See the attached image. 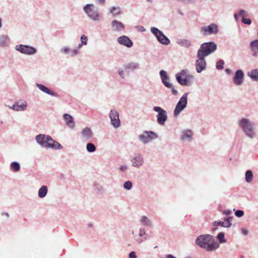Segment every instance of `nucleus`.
<instances>
[{"instance_id":"obj_1","label":"nucleus","mask_w":258,"mask_h":258,"mask_svg":"<svg viewBox=\"0 0 258 258\" xmlns=\"http://www.w3.org/2000/svg\"><path fill=\"white\" fill-rule=\"evenodd\" d=\"M195 244L207 251H215L220 247V244L215 237L209 234L198 236L195 240Z\"/></svg>"},{"instance_id":"obj_2","label":"nucleus","mask_w":258,"mask_h":258,"mask_svg":"<svg viewBox=\"0 0 258 258\" xmlns=\"http://www.w3.org/2000/svg\"><path fill=\"white\" fill-rule=\"evenodd\" d=\"M237 123L245 137L251 140L256 137L257 133L255 124L251 119L242 117L238 120Z\"/></svg>"},{"instance_id":"obj_3","label":"nucleus","mask_w":258,"mask_h":258,"mask_svg":"<svg viewBox=\"0 0 258 258\" xmlns=\"http://www.w3.org/2000/svg\"><path fill=\"white\" fill-rule=\"evenodd\" d=\"M37 143L42 148L60 150L62 146L49 135L39 134L35 137Z\"/></svg>"},{"instance_id":"obj_4","label":"nucleus","mask_w":258,"mask_h":258,"mask_svg":"<svg viewBox=\"0 0 258 258\" xmlns=\"http://www.w3.org/2000/svg\"><path fill=\"white\" fill-rule=\"evenodd\" d=\"M83 10L90 20L97 22L102 20V15L94 5L88 4L84 7Z\"/></svg>"},{"instance_id":"obj_5","label":"nucleus","mask_w":258,"mask_h":258,"mask_svg":"<svg viewBox=\"0 0 258 258\" xmlns=\"http://www.w3.org/2000/svg\"><path fill=\"white\" fill-rule=\"evenodd\" d=\"M177 82L182 86H188L191 85L194 79L187 70H182L175 75Z\"/></svg>"},{"instance_id":"obj_6","label":"nucleus","mask_w":258,"mask_h":258,"mask_svg":"<svg viewBox=\"0 0 258 258\" xmlns=\"http://www.w3.org/2000/svg\"><path fill=\"white\" fill-rule=\"evenodd\" d=\"M217 45L213 41L204 42L201 44L197 53L199 55L207 57L216 51Z\"/></svg>"},{"instance_id":"obj_7","label":"nucleus","mask_w":258,"mask_h":258,"mask_svg":"<svg viewBox=\"0 0 258 258\" xmlns=\"http://www.w3.org/2000/svg\"><path fill=\"white\" fill-rule=\"evenodd\" d=\"M188 93H185L179 99L176 105L173 114L175 117L178 116L182 111L186 107L187 104V96Z\"/></svg>"},{"instance_id":"obj_8","label":"nucleus","mask_w":258,"mask_h":258,"mask_svg":"<svg viewBox=\"0 0 258 258\" xmlns=\"http://www.w3.org/2000/svg\"><path fill=\"white\" fill-rule=\"evenodd\" d=\"M218 32V26L215 23H211L209 25L203 26L200 29V33L203 36L216 35Z\"/></svg>"},{"instance_id":"obj_9","label":"nucleus","mask_w":258,"mask_h":258,"mask_svg":"<svg viewBox=\"0 0 258 258\" xmlns=\"http://www.w3.org/2000/svg\"><path fill=\"white\" fill-rule=\"evenodd\" d=\"M153 110L158 113L156 117L158 124L164 125L168 118L167 111L159 106L154 107Z\"/></svg>"},{"instance_id":"obj_10","label":"nucleus","mask_w":258,"mask_h":258,"mask_svg":"<svg viewBox=\"0 0 258 258\" xmlns=\"http://www.w3.org/2000/svg\"><path fill=\"white\" fill-rule=\"evenodd\" d=\"M158 138L157 135L153 131H144L143 134L138 136V139L141 142L148 144L154 139Z\"/></svg>"},{"instance_id":"obj_11","label":"nucleus","mask_w":258,"mask_h":258,"mask_svg":"<svg viewBox=\"0 0 258 258\" xmlns=\"http://www.w3.org/2000/svg\"><path fill=\"white\" fill-rule=\"evenodd\" d=\"M159 74L162 82L164 85L168 88L171 89L172 93L174 95H176L178 94V92L175 89H174L173 85L168 82V80H169V77L168 76L166 72L164 70H161L160 71Z\"/></svg>"},{"instance_id":"obj_12","label":"nucleus","mask_w":258,"mask_h":258,"mask_svg":"<svg viewBox=\"0 0 258 258\" xmlns=\"http://www.w3.org/2000/svg\"><path fill=\"white\" fill-rule=\"evenodd\" d=\"M15 49L21 53L27 55H32L35 54L37 52V49L30 45L18 44L15 46Z\"/></svg>"},{"instance_id":"obj_13","label":"nucleus","mask_w":258,"mask_h":258,"mask_svg":"<svg viewBox=\"0 0 258 258\" xmlns=\"http://www.w3.org/2000/svg\"><path fill=\"white\" fill-rule=\"evenodd\" d=\"M109 118L111 125L117 128L120 126V121L119 117V113L116 109H111L109 113Z\"/></svg>"},{"instance_id":"obj_14","label":"nucleus","mask_w":258,"mask_h":258,"mask_svg":"<svg viewBox=\"0 0 258 258\" xmlns=\"http://www.w3.org/2000/svg\"><path fill=\"white\" fill-rule=\"evenodd\" d=\"M197 57L198 58L195 61L196 70L197 73H200L206 70L207 63L204 56L199 55L197 54Z\"/></svg>"},{"instance_id":"obj_15","label":"nucleus","mask_w":258,"mask_h":258,"mask_svg":"<svg viewBox=\"0 0 258 258\" xmlns=\"http://www.w3.org/2000/svg\"><path fill=\"white\" fill-rule=\"evenodd\" d=\"M132 165L137 168H139L144 164V161L142 155L140 153L134 154V157L131 160Z\"/></svg>"},{"instance_id":"obj_16","label":"nucleus","mask_w":258,"mask_h":258,"mask_svg":"<svg viewBox=\"0 0 258 258\" xmlns=\"http://www.w3.org/2000/svg\"><path fill=\"white\" fill-rule=\"evenodd\" d=\"M244 73L241 70H237L234 73L233 82L236 86H240L243 83Z\"/></svg>"},{"instance_id":"obj_17","label":"nucleus","mask_w":258,"mask_h":258,"mask_svg":"<svg viewBox=\"0 0 258 258\" xmlns=\"http://www.w3.org/2000/svg\"><path fill=\"white\" fill-rule=\"evenodd\" d=\"M117 41L119 44L125 46L127 48H131L133 46V41L127 36H121L117 38Z\"/></svg>"},{"instance_id":"obj_18","label":"nucleus","mask_w":258,"mask_h":258,"mask_svg":"<svg viewBox=\"0 0 258 258\" xmlns=\"http://www.w3.org/2000/svg\"><path fill=\"white\" fill-rule=\"evenodd\" d=\"M233 217H228L225 218L224 221H215L213 222L214 226H220L225 228H229L231 226V221L232 220Z\"/></svg>"},{"instance_id":"obj_19","label":"nucleus","mask_w":258,"mask_h":258,"mask_svg":"<svg viewBox=\"0 0 258 258\" xmlns=\"http://www.w3.org/2000/svg\"><path fill=\"white\" fill-rule=\"evenodd\" d=\"M111 28L113 31L119 32L124 29L125 26L124 24L116 20H113L111 23Z\"/></svg>"},{"instance_id":"obj_20","label":"nucleus","mask_w":258,"mask_h":258,"mask_svg":"<svg viewBox=\"0 0 258 258\" xmlns=\"http://www.w3.org/2000/svg\"><path fill=\"white\" fill-rule=\"evenodd\" d=\"M63 118L67 126L70 128L74 129L75 126V123L73 116L69 114L64 113L63 115Z\"/></svg>"},{"instance_id":"obj_21","label":"nucleus","mask_w":258,"mask_h":258,"mask_svg":"<svg viewBox=\"0 0 258 258\" xmlns=\"http://www.w3.org/2000/svg\"><path fill=\"white\" fill-rule=\"evenodd\" d=\"M192 132L191 130L187 129L182 131L180 139L182 141H190L192 139Z\"/></svg>"},{"instance_id":"obj_22","label":"nucleus","mask_w":258,"mask_h":258,"mask_svg":"<svg viewBox=\"0 0 258 258\" xmlns=\"http://www.w3.org/2000/svg\"><path fill=\"white\" fill-rule=\"evenodd\" d=\"M123 68L125 72L130 73L140 69V64L136 62H130L124 65Z\"/></svg>"},{"instance_id":"obj_23","label":"nucleus","mask_w":258,"mask_h":258,"mask_svg":"<svg viewBox=\"0 0 258 258\" xmlns=\"http://www.w3.org/2000/svg\"><path fill=\"white\" fill-rule=\"evenodd\" d=\"M36 86L41 91H42L49 95H51L53 97H57L58 96V95L56 92H54L53 91L51 90L48 88H47V87L43 85L36 83Z\"/></svg>"},{"instance_id":"obj_24","label":"nucleus","mask_w":258,"mask_h":258,"mask_svg":"<svg viewBox=\"0 0 258 258\" xmlns=\"http://www.w3.org/2000/svg\"><path fill=\"white\" fill-rule=\"evenodd\" d=\"M82 137L84 141H89L93 136L91 130L88 127L84 128L81 133Z\"/></svg>"},{"instance_id":"obj_25","label":"nucleus","mask_w":258,"mask_h":258,"mask_svg":"<svg viewBox=\"0 0 258 258\" xmlns=\"http://www.w3.org/2000/svg\"><path fill=\"white\" fill-rule=\"evenodd\" d=\"M247 76L255 82H258V69H253L247 73Z\"/></svg>"},{"instance_id":"obj_26","label":"nucleus","mask_w":258,"mask_h":258,"mask_svg":"<svg viewBox=\"0 0 258 258\" xmlns=\"http://www.w3.org/2000/svg\"><path fill=\"white\" fill-rule=\"evenodd\" d=\"M27 106V102L25 100H20L16 102V111H24Z\"/></svg>"},{"instance_id":"obj_27","label":"nucleus","mask_w":258,"mask_h":258,"mask_svg":"<svg viewBox=\"0 0 258 258\" xmlns=\"http://www.w3.org/2000/svg\"><path fill=\"white\" fill-rule=\"evenodd\" d=\"M140 222L145 227H151L153 225L152 221L146 216H142Z\"/></svg>"},{"instance_id":"obj_28","label":"nucleus","mask_w":258,"mask_h":258,"mask_svg":"<svg viewBox=\"0 0 258 258\" xmlns=\"http://www.w3.org/2000/svg\"><path fill=\"white\" fill-rule=\"evenodd\" d=\"M109 12L113 17L118 16L121 13V8L119 7L115 6L110 8Z\"/></svg>"},{"instance_id":"obj_29","label":"nucleus","mask_w":258,"mask_h":258,"mask_svg":"<svg viewBox=\"0 0 258 258\" xmlns=\"http://www.w3.org/2000/svg\"><path fill=\"white\" fill-rule=\"evenodd\" d=\"M48 192V188L46 185H42L38 190V195L39 198H44Z\"/></svg>"},{"instance_id":"obj_30","label":"nucleus","mask_w":258,"mask_h":258,"mask_svg":"<svg viewBox=\"0 0 258 258\" xmlns=\"http://www.w3.org/2000/svg\"><path fill=\"white\" fill-rule=\"evenodd\" d=\"M160 40H157L159 42L164 45H168L170 41L169 38L162 33L160 36Z\"/></svg>"},{"instance_id":"obj_31","label":"nucleus","mask_w":258,"mask_h":258,"mask_svg":"<svg viewBox=\"0 0 258 258\" xmlns=\"http://www.w3.org/2000/svg\"><path fill=\"white\" fill-rule=\"evenodd\" d=\"M83 45L84 44H82V43H81L78 45L77 47H75L72 49L70 53V56L74 57L78 55L80 53L79 50L82 47Z\"/></svg>"},{"instance_id":"obj_32","label":"nucleus","mask_w":258,"mask_h":258,"mask_svg":"<svg viewBox=\"0 0 258 258\" xmlns=\"http://www.w3.org/2000/svg\"><path fill=\"white\" fill-rule=\"evenodd\" d=\"M150 31L152 34L156 37L157 40H160V36L161 34L163 33L161 31H160L159 29L156 27H151Z\"/></svg>"},{"instance_id":"obj_33","label":"nucleus","mask_w":258,"mask_h":258,"mask_svg":"<svg viewBox=\"0 0 258 258\" xmlns=\"http://www.w3.org/2000/svg\"><path fill=\"white\" fill-rule=\"evenodd\" d=\"M253 173L251 170H247L245 173V179L246 182L250 183L253 179Z\"/></svg>"},{"instance_id":"obj_34","label":"nucleus","mask_w":258,"mask_h":258,"mask_svg":"<svg viewBox=\"0 0 258 258\" xmlns=\"http://www.w3.org/2000/svg\"><path fill=\"white\" fill-rule=\"evenodd\" d=\"M9 40V37L5 35L0 36V46L5 47L7 45V42Z\"/></svg>"},{"instance_id":"obj_35","label":"nucleus","mask_w":258,"mask_h":258,"mask_svg":"<svg viewBox=\"0 0 258 258\" xmlns=\"http://www.w3.org/2000/svg\"><path fill=\"white\" fill-rule=\"evenodd\" d=\"M178 44L186 48H188L191 45L190 41L185 39L179 41Z\"/></svg>"},{"instance_id":"obj_36","label":"nucleus","mask_w":258,"mask_h":258,"mask_svg":"<svg viewBox=\"0 0 258 258\" xmlns=\"http://www.w3.org/2000/svg\"><path fill=\"white\" fill-rule=\"evenodd\" d=\"M217 238L219 241V243H224L226 242V239L225 238V234L224 232H219L217 236Z\"/></svg>"},{"instance_id":"obj_37","label":"nucleus","mask_w":258,"mask_h":258,"mask_svg":"<svg viewBox=\"0 0 258 258\" xmlns=\"http://www.w3.org/2000/svg\"><path fill=\"white\" fill-rule=\"evenodd\" d=\"M11 168L15 172H18L20 170V165L16 161H14L11 163Z\"/></svg>"},{"instance_id":"obj_38","label":"nucleus","mask_w":258,"mask_h":258,"mask_svg":"<svg viewBox=\"0 0 258 258\" xmlns=\"http://www.w3.org/2000/svg\"><path fill=\"white\" fill-rule=\"evenodd\" d=\"M86 150L88 152H94L96 150V147L92 143H89L86 145Z\"/></svg>"},{"instance_id":"obj_39","label":"nucleus","mask_w":258,"mask_h":258,"mask_svg":"<svg viewBox=\"0 0 258 258\" xmlns=\"http://www.w3.org/2000/svg\"><path fill=\"white\" fill-rule=\"evenodd\" d=\"M124 189L127 190H131L133 187V183L131 181L127 180L124 182L123 184Z\"/></svg>"},{"instance_id":"obj_40","label":"nucleus","mask_w":258,"mask_h":258,"mask_svg":"<svg viewBox=\"0 0 258 258\" xmlns=\"http://www.w3.org/2000/svg\"><path fill=\"white\" fill-rule=\"evenodd\" d=\"M147 234L146 233L145 228L143 227L140 228L139 231V236L140 237H144V239L146 240L147 239Z\"/></svg>"},{"instance_id":"obj_41","label":"nucleus","mask_w":258,"mask_h":258,"mask_svg":"<svg viewBox=\"0 0 258 258\" xmlns=\"http://www.w3.org/2000/svg\"><path fill=\"white\" fill-rule=\"evenodd\" d=\"M71 50L70 47L68 46L63 47L60 49V51L61 53L66 55L69 54L70 56Z\"/></svg>"},{"instance_id":"obj_42","label":"nucleus","mask_w":258,"mask_h":258,"mask_svg":"<svg viewBox=\"0 0 258 258\" xmlns=\"http://www.w3.org/2000/svg\"><path fill=\"white\" fill-rule=\"evenodd\" d=\"M224 61L222 59L219 60L216 63V67L217 70H221L224 68Z\"/></svg>"},{"instance_id":"obj_43","label":"nucleus","mask_w":258,"mask_h":258,"mask_svg":"<svg viewBox=\"0 0 258 258\" xmlns=\"http://www.w3.org/2000/svg\"><path fill=\"white\" fill-rule=\"evenodd\" d=\"M82 44L86 45L88 43V37L84 34L82 35L80 38Z\"/></svg>"},{"instance_id":"obj_44","label":"nucleus","mask_w":258,"mask_h":258,"mask_svg":"<svg viewBox=\"0 0 258 258\" xmlns=\"http://www.w3.org/2000/svg\"><path fill=\"white\" fill-rule=\"evenodd\" d=\"M241 22L244 24L249 25L251 24V20L249 18H245L244 17L241 19Z\"/></svg>"},{"instance_id":"obj_45","label":"nucleus","mask_w":258,"mask_h":258,"mask_svg":"<svg viewBox=\"0 0 258 258\" xmlns=\"http://www.w3.org/2000/svg\"><path fill=\"white\" fill-rule=\"evenodd\" d=\"M235 215L238 218L241 217L244 215V212L241 210H237L235 212Z\"/></svg>"},{"instance_id":"obj_46","label":"nucleus","mask_w":258,"mask_h":258,"mask_svg":"<svg viewBox=\"0 0 258 258\" xmlns=\"http://www.w3.org/2000/svg\"><path fill=\"white\" fill-rule=\"evenodd\" d=\"M118 73L120 78L122 79H124V72L121 68H119L118 69Z\"/></svg>"},{"instance_id":"obj_47","label":"nucleus","mask_w":258,"mask_h":258,"mask_svg":"<svg viewBox=\"0 0 258 258\" xmlns=\"http://www.w3.org/2000/svg\"><path fill=\"white\" fill-rule=\"evenodd\" d=\"M127 169L128 166L126 165H122L120 166L119 168V170L122 172H125Z\"/></svg>"},{"instance_id":"obj_48","label":"nucleus","mask_w":258,"mask_h":258,"mask_svg":"<svg viewBox=\"0 0 258 258\" xmlns=\"http://www.w3.org/2000/svg\"><path fill=\"white\" fill-rule=\"evenodd\" d=\"M136 28L138 31L141 32H144L146 31V29L143 26H136Z\"/></svg>"},{"instance_id":"obj_49","label":"nucleus","mask_w":258,"mask_h":258,"mask_svg":"<svg viewBox=\"0 0 258 258\" xmlns=\"http://www.w3.org/2000/svg\"><path fill=\"white\" fill-rule=\"evenodd\" d=\"M238 14L240 16H242L243 17L244 16H246V12L244 10H240Z\"/></svg>"},{"instance_id":"obj_50","label":"nucleus","mask_w":258,"mask_h":258,"mask_svg":"<svg viewBox=\"0 0 258 258\" xmlns=\"http://www.w3.org/2000/svg\"><path fill=\"white\" fill-rule=\"evenodd\" d=\"M129 258H137L136 253L135 251H132L129 253Z\"/></svg>"},{"instance_id":"obj_51","label":"nucleus","mask_w":258,"mask_h":258,"mask_svg":"<svg viewBox=\"0 0 258 258\" xmlns=\"http://www.w3.org/2000/svg\"><path fill=\"white\" fill-rule=\"evenodd\" d=\"M97 2V3L100 5H104L105 0H96Z\"/></svg>"},{"instance_id":"obj_52","label":"nucleus","mask_w":258,"mask_h":258,"mask_svg":"<svg viewBox=\"0 0 258 258\" xmlns=\"http://www.w3.org/2000/svg\"><path fill=\"white\" fill-rule=\"evenodd\" d=\"M231 213V211L230 210H227L223 212V214L225 215H229Z\"/></svg>"},{"instance_id":"obj_53","label":"nucleus","mask_w":258,"mask_h":258,"mask_svg":"<svg viewBox=\"0 0 258 258\" xmlns=\"http://www.w3.org/2000/svg\"><path fill=\"white\" fill-rule=\"evenodd\" d=\"M135 240L139 244H140L144 241V239H142L141 238H135Z\"/></svg>"},{"instance_id":"obj_54","label":"nucleus","mask_w":258,"mask_h":258,"mask_svg":"<svg viewBox=\"0 0 258 258\" xmlns=\"http://www.w3.org/2000/svg\"><path fill=\"white\" fill-rule=\"evenodd\" d=\"M248 231L246 229H242V233L244 235H247L248 234Z\"/></svg>"},{"instance_id":"obj_55","label":"nucleus","mask_w":258,"mask_h":258,"mask_svg":"<svg viewBox=\"0 0 258 258\" xmlns=\"http://www.w3.org/2000/svg\"><path fill=\"white\" fill-rule=\"evenodd\" d=\"M234 16V18L235 20L236 21H237L238 20V17H239L240 16L239 15V14H237V13H235V14H234V16Z\"/></svg>"},{"instance_id":"obj_56","label":"nucleus","mask_w":258,"mask_h":258,"mask_svg":"<svg viewBox=\"0 0 258 258\" xmlns=\"http://www.w3.org/2000/svg\"><path fill=\"white\" fill-rule=\"evenodd\" d=\"M8 107L12 109L13 110H14L15 111H16V103L12 106H8Z\"/></svg>"},{"instance_id":"obj_57","label":"nucleus","mask_w":258,"mask_h":258,"mask_svg":"<svg viewBox=\"0 0 258 258\" xmlns=\"http://www.w3.org/2000/svg\"><path fill=\"white\" fill-rule=\"evenodd\" d=\"M163 258H176V257L174 256L173 255H172L171 254H167V255H166L165 257H164Z\"/></svg>"},{"instance_id":"obj_58","label":"nucleus","mask_w":258,"mask_h":258,"mask_svg":"<svg viewBox=\"0 0 258 258\" xmlns=\"http://www.w3.org/2000/svg\"><path fill=\"white\" fill-rule=\"evenodd\" d=\"M225 72H226V73H227V74H230V73H231V70H230V69H226L225 70Z\"/></svg>"},{"instance_id":"obj_59","label":"nucleus","mask_w":258,"mask_h":258,"mask_svg":"<svg viewBox=\"0 0 258 258\" xmlns=\"http://www.w3.org/2000/svg\"><path fill=\"white\" fill-rule=\"evenodd\" d=\"M2 215H3L7 216L8 217H9V214L8 213H6V212H5V213H2Z\"/></svg>"},{"instance_id":"obj_60","label":"nucleus","mask_w":258,"mask_h":258,"mask_svg":"<svg viewBox=\"0 0 258 258\" xmlns=\"http://www.w3.org/2000/svg\"><path fill=\"white\" fill-rule=\"evenodd\" d=\"M2 19L0 18V28H2Z\"/></svg>"},{"instance_id":"obj_61","label":"nucleus","mask_w":258,"mask_h":258,"mask_svg":"<svg viewBox=\"0 0 258 258\" xmlns=\"http://www.w3.org/2000/svg\"><path fill=\"white\" fill-rule=\"evenodd\" d=\"M213 230L214 231H216L217 230V228H213Z\"/></svg>"},{"instance_id":"obj_62","label":"nucleus","mask_w":258,"mask_h":258,"mask_svg":"<svg viewBox=\"0 0 258 258\" xmlns=\"http://www.w3.org/2000/svg\"><path fill=\"white\" fill-rule=\"evenodd\" d=\"M147 1L148 2H151V3L152 2V0H147Z\"/></svg>"},{"instance_id":"obj_63","label":"nucleus","mask_w":258,"mask_h":258,"mask_svg":"<svg viewBox=\"0 0 258 258\" xmlns=\"http://www.w3.org/2000/svg\"><path fill=\"white\" fill-rule=\"evenodd\" d=\"M92 225L91 224H90L89 225V227H92Z\"/></svg>"},{"instance_id":"obj_64","label":"nucleus","mask_w":258,"mask_h":258,"mask_svg":"<svg viewBox=\"0 0 258 258\" xmlns=\"http://www.w3.org/2000/svg\"><path fill=\"white\" fill-rule=\"evenodd\" d=\"M186 258H190V257H186Z\"/></svg>"}]
</instances>
